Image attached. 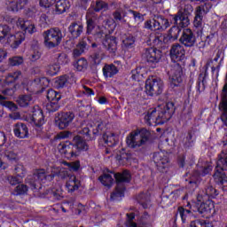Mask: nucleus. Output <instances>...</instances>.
Returning <instances> with one entry per match:
<instances>
[{"mask_svg":"<svg viewBox=\"0 0 227 227\" xmlns=\"http://www.w3.org/2000/svg\"><path fill=\"white\" fill-rule=\"evenodd\" d=\"M57 176L61 178V180H65V178H70L71 176L68 174V170H67V168H61L57 173Z\"/></svg>","mask_w":227,"mask_h":227,"instance_id":"obj_61","label":"nucleus"},{"mask_svg":"<svg viewBox=\"0 0 227 227\" xmlns=\"http://www.w3.org/2000/svg\"><path fill=\"white\" fill-rule=\"evenodd\" d=\"M73 143L75 146L76 152H78V155L79 152H87L90 148L86 141L81 136L74 137Z\"/></svg>","mask_w":227,"mask_h":227,"instance_id":"obj_25","label":"nucleus"},{"mask_svg":"<svg viewBox=\"0 0 227 227\" xmlns=\"http://www.w3.org/2000/svg\"><path fill=\"white\" fill-rule=\"evenodd\" d=\"M224 171H227V152L222 151L218 154L215 172L213 176L215 184L227 187V176Z\"/></svg>","mask_w":227,"mask_h":227,"instance_id":"obj_3","label":"nucleus"},{"mask_svg":"<svg viewBox=\"0 0 227 227\" xmlns=\"http://www.w3.org/2000/svg\"><path fill=\"white\" fill-rule=\"evenodd\" d=\"M43 37L44 40V46L47 49H54V47H59L63 40V32L59 27H52L43 33Z\"/></svg>","mask_w":227,"mask_h":227,"instance_id":"obj_5","label":"nucleus"},{"mask_svg":"<svg viewBox=\"0 0 227 227\" xmlns=\"http://www.w3.org/2000/svg\"><path fill=\"white\" fill-rule=\"evenodd\" d=\"M117 186L114 192L111 193L110 200L112 201H120L125 196V185L123 184L130 182V173L124 170L122 173L114 174Z\"/></svg>","mask_w":227,"mask_h":227,"instance_id":"obj_4","label":"nucleus"},{"mask_svg":"<svg viewBox=\"0 0 227 227\" xmlns=\"http://www.w3.org/2000/svg\"><path fill=\"white\" fill-rule=\"evenodd\" d=\"M208 75V73L207 72V67L205 68L204 71H202L200 74H199V79H198V86H197V90L198 91H200V86L202 83V86H205V84H207V76Z\"/></svg>","mask_w":227,"mask_h":227,"instance_id":"obj_42","label":"nucleus"},{"mask_svg":"<svg viewBox=\"0 0 227 227\" xmlns=\"http://www.w3.org/2000/svg\"><path fill=\"white\" fill-rule=\"evenodd\" d=\"M13 133L19 139H26L29 136V129L25 123L18 122L13 125Z\"/></svg>","mask_w":227,"mask_h":227,"instance_id":"obj_22","label":"nucleus"},{"mask_svg":"<svg viewBox=\"0 0 227 227\" xmlns=\"http://www.w3.org/2000/svg\"><path fill=\"white\" fill-rule=\"evenodd\" d=\"M103 126V124H98L96 129L92 130V135L90 133L91 130H90V127L86 126L79 131V134H81V136H83L86 141H95V139H97V136H100V134H102Z\"/></svg>","mask_w":227,"mask_h":227,"instance_id":"obj_16","label":"nucleus"},{"mask_svg":"<svg viewBox=\"0 0 227 227\" xmlns=\"http://www.w3.org/2000/svg\"><path fill=\"white\" fill-rule=\"evenodd\" d=\"M17 194H26L27 192V185L19 184L15 189Z\"/></svg>","mask_w":227,"mask_h":227,"instance_id":"obj_63","label":"nucleus"},{"mask_svg":"<svg viewBox=\"0 0 227 227\" xmlns=\"http://www.w3.org/2000/svg\"><path fill=\"white\" fill-rule=\"evenodd\" d=\"M24 40H26V35L24 33H18L14 35H11L7 42L11 43L12 49H17Z\"/></svg>","mask_w":227,"mask_h":227,"instance_id":"obj_26","label":"nucleus"},{"mask_svg":"<svg viewBox=\"0 0 227 227\" xmlns=\"http://www.w3.org/2000/svg\"><path fill=\"white\" fill-rule=\"evenodd\" d=\"M20 77H22V72L20 71H16L13 73H10L7 76H6V82H15V81H19V79H20Z\"/></svg>","mask_w":227,"mask_h":227,"instance_id":"obj_44","label":"nucleus"},{"mask_svg":"<svg viewBox=\"0 0 227 227\" xmlns=\"http://www.w3.org/2000/svg\"><path fill=\"white\" fill-rule=\"evenodd\" d=\"M17 102L20 107H27V106L33 104V97L31 95H22L19 97Z\"/></svg>","mask_w":227,"mask_h":227,"instance_id":"obj_35","label":"nucleus"},{"mask_svg":"<svg viewBox=\"0 0 227 227\" xmlns=\"http://www.w3.org/2000/svg\"><path fill=\"white\" fill-rule=\"evenodd\" d=\"M126 15L125 11H123V9L119 8L117 9L115 12H113V17L114 19V20H119L120 22H127V20H125V19H123Z\"/></svg>","mask_w":227,"mask_h":227,"instance_id":"obj_41","label":"nucleus"},{"mask_svg":"<svg viewBox=\"0 0 227 227\" xmlns=\"http://www.w3.org/2000/svg\"><path fill=\"white\" fill-rule=\"evenodd\" d=\"M170 58L174 63H184L185 49L180 43H175L170 49Z\"/></svg>","mask_w":227,"mask_h":227,"instance_id":"obj_14","label":"nucleus"},{"mask_svg":"<svg viewBox=\"0 0 227 227\" xmlns=\"http://www.w3.org/2000/svg\"><path fill=\"white\" fill-rule=\"evenodd\" d=\"M47 98H48L49 102L59 101V100H61V94H59L56 90L51 89L47 92Z\"/></svg>","mask_w":227,"mask_h":227,"instance_id":"obj_40","label":"nucleus"},{"mask_svg":"<svg viewBox=\"0 0 227 227\" xmlns=\"http://www.w3.org/2000/svg\"><path fill=\"white\" fill-rule=\"evenodd\" d=\"M137 200L143 207V208H148V204L150 203V194L140 193L137 197Z\"/></svg>","mask_w":227,"mask_h":227,"instance_id":"obj_36","label":"nucleus"},{"mask_svg":"<svg viewBox=\"0 0 227 227\" xmlns=\"http://www.w3.org/2000/svg\"><path fill=\"white\" fill-rule=\"evenodd\" d=\"M24 63V58L21 56H14L9 59L10 67H20Z\"/></svg>","mask_w":227,"mask_h":227,"instance_id":"obj_46","label":"nucleus"},{"mask_svg":"<svg viewBox=\"0 0 227 227\" xmlns=\"http://www.w3.org/2000/svg\"><path fill=\"white\" fill-rule=\"evenodd\" d=\"M68 31L73 38H79L84 31V26L79 21H74L69 25Z\"/></svg>","mask_w":227,"mask_h":227,"instance_id":"obj_24","label":"nucleus"},{"mask_svg":"<svg viewBox=\"0 0 227 227\" xmlns=\"http://www.w3.org/2000/svg\"><path fill=\"white\" fill-rule=\"evenodd\" d=\"M51 194L55 200H61V198H63V190H61V187L53 189Z\"/></svg>","mask_w":227,"mask_h":227,"instance_id":"obj_62","label":"nucleus"},{"mask_svg":"<svg viewBox=\"0 0 227 227\" xmlns=\"http://www.w3.org/2000/svg\"><path fill=\"white\" fill-rule=\"evenodd\" d=\"M86 35H95L98 38L104 36V31L100 30V27L97 26V22L94 18H89L86 21Z\"/></svg>","mask_w":227,"mask_h":227,"instance_id":"obj_19","label":"nucleus"},{"mask_svg":"<svg viewBox=\"0 0 227 227\" xmlns=\"http://www.w3.org/2000/svg\"><path fill=\"white\" fill-rule=\"evenodd\" d=\"M136 215L134 213L127 214V223L129 227H137V223H134Z\"/></svg>","mask_w":227,"mask_h":227,"instance_id":"obj_59","label":"nucleus"},{"mask_svg":"<svg viewBox=\"0 0 227 227\" xmlns=\"http://www.w3.org/2000/svg\"><path fill=\"white\" fill-rule=\"evenodd\" d=\"M183 63H174L171 66V69L168 72L169 79L172 86H179L182 81H184V70L182 69Z\"/></svg>","mask_w":227,"mask_h":227,"instance_id":"obj_11","label":"nucleus"},{"mask_svg":"<svg viewBox=\"0 0 227 227\" xmlns=\"http://www.w3.org/2000/svg\"><path fill=\"white\" fill-rule=\"evenodd\" d=\"M178 212L183 223L187 221V217H191V215H192L191 210L185 209L184 207H178Z\"/></svg>","mask_w":227,"mask_h":227,"instance_id":"obj_49","label":"nucleus"},{"mask_svg":"<svg viewBox=\"0 0 227 227\" xmlns=\"http://www.w3.org/2000/svg\"><path fill=\"white\" fill-rule=\"evenodd\" d=\"M59 65H67L68 63V55L66 53H59L57 58Z\"/></svg>","mask_w":227,"mask_h":227,"instance_id":"obj_57","label":"nucleus"},{"mask_svg":"<svg viewBox=\"0 0 227 227\" xmlns=\"http://www.w3.org/2000/svg\"><path fill=\"white\" fill-rule=\"evenodd\" d=\"M54 175H48L45 173V169H37L34 172L33 176H29L27 178V184H29L32 191H40L42 189V182L47 180V178H54Z\"/></svg>","mask_w":227,"mask_h":227,"instance_id":"obj_8","label":"nucleus"},{"mask_svg":"<svg viewBox=\"0 0 227 227\" xmlns=\"http://www.w3.org/2000/svg\"><path fill=\"white\" fill-rule=\"evenodd\" d=\"M113 176L109 174H104L103 176H99V182L105 185V187H111L113 185Z\"/></svg>","mask_w":227,"mask_h":227,"instance_id":"obj_38","label":"nucleus"},{"mask_svg":"<svg viewBox=\"0 0 227 227\" xmlns=\"http://www.w3.org/2000/svg\"><path fill=\"white\" fill-rule=\"evenodd\" d=\"M135 43H136V37H134V35H127L122 40V45L123 47H125V49H132Z\"/></svg>","mask_w":227,"mask_h":227,"instance_id":"obj_37","label":"nucleus"},{"mask_svg":"<svg viewBox=\"0 0 227 227\" xmlns=\"http://www.w3.org/2000/svg\"><path fill=\"white\" fill-rule=\"evenodd\" d=\"M162 58V51L157 50V48H145L142 51V59L146 61L153 68L157 67Z\"/></svg>","mask_w":227,"mask_h":227,"instance_id":"obj_10","label":"nucleus"},{"mask_svg":"<svg viewBox=\"0 0 227 227\" xmlns=\"http://www.w3.org/2000/svg\"><path fill=\"white\" fill-rule=\"evenodd\" d=\"M171 26L168 19L163 16H154L153 20H147L144 23L145 29H149L150 31H166L168 27Z\"/></svg>","mask_w":227,"mask_h":227,"instance_id":"obj_7","label":"nucleus"},{"mask_svg":"<svg viewBox=\"0 0 227 227\" xmlns=\"http://www.w3.org/2000/svg\"><path fill=\"white\" fill-rule=\"evenodd\" d=\"M68 192H74L81 186V181L75 177V176H69V180L66 184Z\"/></svg>","mask_w":227,"mask_h":227,"instance_id":"obj_30","label":"nucleus"},{"mask_svg":"<svg viewBox=\"0 0 227 227\" xmlns=\"http://www.w3.org/2000/svg\"><path fill=\"white\" fill-rule=\"evenodd\" d=\"M105 145L107 146H114L117 143L116 135L114 133H105L102 137Z\"/></svg>","mask_w":227,"mask_h":227,"instance_id":"obj_33","label":"nucleus"},{"mask_svg":"<svg viewBox=\"0 0 227 227\" xmlns=\"http://www.w3.org/2000/svg\"><path fill=\"white\" fill-rule=\"evenodd\" d=\"M75 148V145L70 142H63L58 145L59 152L66 155L67 159H74L79 155Z\"/></svg>","mask_w":227,"mask_h":227,"instance_id":"obj_13","label":"nucleus"},{"mask_svg":"<svg viewBox=\"0 0 227 227\" xmlns=\"http://www.w3.org/2000/svg\"><path fill=\"white\" fill-rule=\"evenodd\" d=\"M28 4L29 0H8L6 2V6L8 12L17 13L20 12V10H24Z\"/></svg>","mask_w":227,"mask_h":227,"instance_id":"obj_18","label":"nucleus"},{"mask_svg":"<svg viewBox=\"0 0 227 227\" xmlns=\"http://www.w3.org/2000/svg\"><path fill=\"white\" fill-rule=\"evenodd\" d=\"M4 157L10 162H19V155L13 151H5Z\"/></svg>","mask_w":227,"mask_h":227,"instance_id":"obj_51","label":"nucleus"},{"mask_svg":"<svg viewBox=\"0 0 227 227\" xmlns=\"http://www.w3.org/2000/svg\"><path fill=\"white\" fill-rule=\"evenodd\" d=\"M32 121L35 127V130H37L40 136L42 134V127H43V123H45V116H43V111L38 106L34 108Z\"/></svg>","mask_w":227,"mask_h":227,"instance_id":"obj_15","label":"nucleus"},{"mask_svg":"<svg viewBox=\"0 0 227 227\" xmlns=\"http://www.w3.org/2000/svg\"><path fill=\"white\" fill-rule=\"evenodd\" d=\"M219 195V192L214 188L212 185H207L205 188V196H207V198H215Z\"/></svg>","mask_w":227,"mask_h":227,"instance_id":"obj_47","label":"nucleus"},{"mask_svg":"<svg viewBox=\"0 0 227 227\" xmlns=\"http://www.w3.org/2000/svg\"><path fill=\"white\" fill-rule=\"evenodd\" d=\"M12 28L8 25H0V42L11 35Z\"/></svg>","mask_w":227,"mask_h":227,"instance_id":"obj_43","label":"nucleus"},{"mask_svg":"<svg viewBox=\"0 0 227 227\" xmlns=\"http://www.w3.org/2000/svg\"><path fill=\"white\" fill-rule=\"evenodd\" d=\"M91 8L96 13H98V12H107L109 10V4L103 0H96L91 4Z\"/></svg>","mask_w":227,"mask_h":227,"instance_id":"obj_32","label":"nucleus"},{"mask_svg":"<svg viewBox=\"0 0 227 227\" xmlns=\"http://www.w3.org/2000/svg\"><path fill=\"white\" fill-rule=\"evenodd\" d=\"M150 139V131L146 129L133 131L127 137L126 143L129 148H139L143 145H146V141Z\"/></svg>","mask_w":227,"mask_h":227,"instance_id":"obj_6","label":"nucleus"},{"mask_svg":"<svg viewBox=\"0 0 227 227\" xmlns=\"http://www.w3.org/2000/svg\"><path fill=\"white\" fill-rule=\"evenodd\" d=\"M103 45L108 52L114 54L116 51L118 50V41H116V37L108 35L106 37V39L103 41Z\"/></svg>","mask_w":227,"mask_h":227,"instance_id":"obj_23","label":"nucleus"},{"mask_svg":"<svg viewBox=\"0 0 227 227\" xmlns=\"http://www.w3.org/2000/svg\"><path fill=\"white\" fill-rule=\"evenodd\" d=\"M210 8H212V5L210 4H204L197 6L195 12L200 15H207V13L210 12Z\"/></svg>","mask_w":227,"mask_h":227,"instance_id":"obj_45","label":"nucleus"},{"mask_svg":"<svg viewBox=\"0 0 227 227\" xmlns=\"http://www.w3.org/2000/svg\"><path fill=\"white\" fill-rule=\"evenodd\" d=\"M193 26L195 27H203V14H200L199 12H195Z\"/></svg>","mask_w":227,"mask_h":227,"instance_id":"obj_54","label":"nucleus"},{"mask_svg":"<svg viewBox=\"0 0 227 227\" xmlns=\"http://www.w3.org/2000/svg\"><path fill=\"white\" fill-rule=\"evenodd\" d=\"M70 8V1L68 0H59L55 4V13L57 15H61L65 13L67 10Z\"/></svg>","mask_w":227,"mask_h":227,"instance_id":"obj_29","label":"nucleus"},{"mask_svg":"<svg viewBox=\"0 0 227 227\" xmlns=\"http://www.w3.org/2000/svg\"><path fill=\"white\" fill-rule=\"evenodd\" d=\"M7 181L11 185H17L22 182V177L20 176H9Z\"/></svg>","mask_w":227,"mask_h":227,"instance_id":"obj_55","label":"nucleus"},{"mask_svg":"<svg viewBox=\"0 0 227 227\" xmlns=\"http://www.w3.org/2000/svg\"><path fill=\"white\" fill-rule=\"evenodd\" d=\"M131 78L133 81H141L143 79V67H137L131 71Z\"/></svg>","mask_w":227,"mask_h":227,"instance_id":"obj_48","label":"nucleus"},{"mask_svg":"<svg viewBox=\"0 0 227 227\" xmlns=\"http://www.w3.org/2000/svg\"><path fill=\"white\" fill-rule=\"evenodd\" d=\"M118 72V67L114 64H106L103 67V75L106 78L114 77Z\"/></svg>","mask_w":227,"mask_h":227,"instance_id":"obj_31","label":"nucleus"},{"mask_svg":"<svg viewBox=\"0 0 227 227\" xmlns=\"http://www.w3.org/2000/svg\"><path fill=\"white\" fill-rule=\"evenodd\" d=\"M205 220H195L192 221L190 223V227H204Z\"/></svg>","mask_w":227,"mask_h":227,"instance_id":"obj_64","label":"nucleus"},{"mask_svg":"<svg viewBox=\"0 0 227 227\" xmlns=\"http://www.w3.org/2000/svg\"><path fill=\"white\" fill-rule=\"evenodd\" d=\"M14 171H15L17 176H20L21 178L24 175H26V168H24V165L18 164L14 168Z\"/></svg>","mask_w":227,"mask_h":227,"instance_id":"obj_60","label":"nucleus"},{"mask_svg":"<svg viewBox=\"0 0 227 227\" xmlns=\"http://www.w3.org/2000/svg\"><path fill=\"white\" fill-rule=\"evenodd\" d=\"M180 43L189 49L196 47V35L190 28H184L179 38Z\"/></svg>","mask_w":227,"mask_h":227,"instance_id":"obj_12","label":"nucleus"},{"mask_svg":"<svg viewBox=\"0 0 227 227\" xmlns=\"http://www.w3.org/2000/svg\"><path fill=\"white\" fill-rule=\"evenodd\" d=\"M191 12H192V6L191 5H187L184 11H178V12L173 16L175 26L169 29L168 35H155L153 37V43L157 47H160L162 43H171V42L178 40V36H180V33H182V27H187V26L191 24L189 20Z\"/></svg>","mask_w":227,"mask_h":227,"instance_id":"obj_1","label":"nucleus"},{"mask_svg":"<svg viewBox=\"0 0 227 227\" xmlns=\"http://www.w3.org/2000/svg\"><path fill=\"white\" fill-rule=\"evenodd\" d=\"M74 67L78 72H82L83 70H86L88 68V60L84 58L79 59L75 63H74Z\"/></svg>","mask_w":227,"mask_h":227,"instance_id":"obj_39","label":"nucleus"},{"mask_svg":"<svg viewBox=\"0 0 227 227\" xmlns=\"http://www.w3.org/2000/svg\"><path fill=\"white\" fill-rule=\"evenodd\" d=\"M76 48H78L82 52H86V51L90 49V45H88L86 39H82L78 43Z\"/></svg>","mask_w":227,"mask_h":227,"instance_id":"obj_58","label":"nucleus"},{"mask_svg":"<svg viewBox=\"0 0 227 227\" xmlns=\"http://www.w3.org/2000/svg\"><path fill=\"white\" fill-rule=\"evenodd\" d=\"M0 106L4 107H8L9 109H15V103L12 101H6V97L0 94Z\"/></svg>","mask_w":227,"mask_h":227,"instance_id":"obj_53","label":"nucleus"},{"mask_svg":"<svg viewBox=\"0 0 227 227\" xmlns=\"http://www.w3.org/2000/svg\"><path fill=\"white\" fill-rule=\"evenodd\" d=\"M58 72H59V65L58 64L49 65L46 67V73L48 75H56Z\"/></svg>","mask_w":227,"mask_h":227,"instance_id":"obj_50","label":"nucleus"},{"mask_svg":"<svg viewBox=\"0 0 227 227\" xmlns=\"http://www.w3.org/2000/svg\"><path fill=\"white\" fill-rule=\"evenodd\" d=\"M104 58V51L102 48H98L89 57V61L90 65H100L102 59Z\"/></svg>","mask_w":227,"mask_h":227,"instance_id":"obj_27","label":"nucleus"},{"mask_svg":"<svg viewBox=\"0 0 227 227\" xmlns=\"http://www.w3.org/2000/svg\"><path fill=\"white\" fill-rule=\"evenodd\" d=\"M173 114H175V105L173 102H168L150 109L144 120L147 125H164L166 121L171 120Z\"/></svg>","mask_w":227,"mask_h":227,"instance_id":"obj_2","label":"nucleus"},{"mask_svg":"<svg viewBox=\"0 0 227 227\" xmlns=\"http://www.w3.org/2000/svg\"><path fill=\"white\" fill-rule=\"evenodd\" d=\"M70 82V76L68 74H64L62 76L58 77L54 82L55 88H65L67 83Z\"/></svg>","mask_w":227,"mask_h":227,"instance_id":"obj_34","label":"nucleus"},{"mask_svg":"<svg viewBox=\"0 0 227 227\" xmlns=\"http://www.w3.org/2000/svg\"><path fill=\"white\" fill-rule=\"evenodd\" d=\"M16 24L20 29L25 33H28V35L36 33V25H35L31 20H25L22 18H19Z\"/></svg>","mask_w":227,"mask_h":227,"instance_id":"obj_21","label":"nucleus"},{"mask_svg":"<svg viewBox=\"0 0 227 227\" xmlns=\"http://www.w3.org/2000/svg\"><path fill=\"white\" fill-rule=\"evenodd\" d=\"M129 12L131 13L136 22H143V20H145V16H143V14H141L140 12L134 10H129Z\"/></svg>","mask_w":227,"mask_h":227,"instance_id":"obj_56","label":"nucleus"},{"mask_svg":"<svg viewBox=\"0 0 227 227\" xmlns=\"http://www.w3.org/2000/svg\"><path fill=\"white\" fill-rule=\"evenodd\" d=\"M164 90V82L160 78L152 77L145 81V93L150 97H158Z\"/></svg>","mask_w":227,"mask_h":227,"instance_id":"obj_9","label":"nucleus"},{"mask_svg":"<svg viewBox=\"0 0 227 227\" xmlns=\"http://www.w3.org/2000/svg\"><path fill=\"white\" fill-rule=\"evenodd\" d=\"M74 118H75V114H74L73 112H66L62 113L61 114H59V120L56 121L59 129L60 130H63L64 129H67L72 121H74Z\"/></svg>","mask_w":227,"mask_h":227,"instance_id":"obj_17","label":"nucleus"},{"mask_svg":"<svg viewBox=\"0 0 227 227\" xmlns=\"http://www.w3.org/2000/svg\"><path fill=\"white\" fill-rule=\"evenodd\" d=\"M59 101H50L46 105V109L49 113H56V111L59 110Z\"/></svg>","mask_w":227,"mask_h":227,"instance_id":"obj_52","label":"nucleus"},{"mask_svg":"<svg viewBox=\"0 0 227 227\" xmlns=\"http://www.w3.org/2000/svg\"><path fill=\"white\" fill-rule=\"evenodd\" d=\"M153 159L159 171H164L169 162V159L162 152L154 153Z\"/></svg>","mask_w":227,"mask_h":227,"instance_id":"obj_20","label":"nucleus"},{"mask_svg":"<svg viewBox=\"0 0 227 227\" xmlns=\"http://www.w3.org/2000/svg\"><path fill=\"white\" fill-rule=\"evenodd\" d=\"M194 141H196V130L194 129H191L186 137L183 140V145L184 148H192V146H194Z\"/></svg>","mask_w":227,"mask_h":227,"instance_id":"obj_28","label":"nucleus"}]
</instances>
